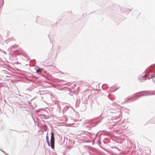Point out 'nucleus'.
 <instances>
[{"label": "nucleus", "instance_id": "1", "mask_svg": "<svg viewBox=\"0 0 155 155\" xmlns=\"http://www.w3.org/2000/svg\"><path fill=\"white\" fill-rule=\"evenodd\" d=\"M50 140L51 146V148L54 149V136H51Z\"/></svg>", "mask_w": 155, "mask_h": 155}, {"label": "nucleus", "instance_id": "2", "mask_svg": "<svg viewBox=\"0 0 155 155\" xmlns=\"http://www.w3.org/2000/svg\"><path fill=\"white\" fill-rule=\"evenodd\" d=\"M139 97V96H138L137 95V94H134L133 97H132V98H134V97H135V99H137Z\"/></svg>", "mask_w": 155, "mask_h": 155}, {"label": "nucleus", "instance_id": "3", "mask_svg": "<svg viewBox=\"0 0 155 155\" xmlns=\"http://www.w3.org/2000/svg\"><path fill=\"white\" fill-rule=\"evenodd\" d=\"M36 72L37 73H39L40 74L41 73V71L40 69L36 70Z\"/></svg>", "mask_w": 155, "mask_h": 155}, {"label": "nucleus", "instance_id": "4", "mask_svg": "<svg viewBox=\"0 0 155 155\" xmlns=\"http://www.w3.org/2000/svg\"><path fill=\"white\" fill-rule=\"evenodd\" d=\"M46 139L48 140H47V142L48 143V145L49 146V141H48V136H46Z\"/></svg>", "mask_w": 155, "mask_h": 155}, {"label": "nucleus", "instance_id": "5", "mask_svg": "<svg viewBox=\"0 0 155 155\" xmlns=\"http://www.w3.org/2000/svg\"><path fill=\"white\" fill-rule=\"evenodd\" d=\"M51 136H54V134L53 133H51Z\"/></svg>", "mask_w": 155, "mask_h": 155}]
</instances>
